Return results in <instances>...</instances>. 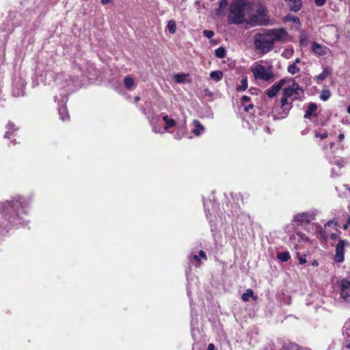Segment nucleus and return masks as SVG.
Returning a JSON list of instances; mask_svg holds the SVG:
<instances>
[{
  "mask_svg": "<svg viewBox=\"0 0 350 350\" xmlns=\"http://www.w3.org/2000/svg\"><path fill=\"white\" fill-rule=\"evenodd\" d=\"M287 35L284 29H267L254 36V44L261 53H267L273 49L275 42L285 41Z\"/></svg>",
  "mask_w": 350,
  "mask_h": 350,
  "instance_id": "1",
  "label": "nucleus"
},
{
  "mask_svg": "<svg viewBox=\"0 0 350 350\" xmlns=\"http://www.w3.org/2000/svg\"><path fill=\"white\" fill-rule=\"evenodd\" d=\"M303 95V88L297 83H293L291 85L283 90L281 98V107L283 109L284 115H286L292 107V102L300 99Z\"/></svg>",
  "mask_w": 350,
  "mask_h": 350,
  "instance_id": "2",
  "label": "nucleus"
},
{
  "mask_svg": "<svg viewBox=\"0 0 350 350\" xmlns=\"http://www.w3.org/2000/svg\"><path fill=\"white\" fill-rule=\"evenodd\" d=\"M245 2L243 0H233L228 16V21L231 24H241L245 19Z\"/></svg>",
  "mask_w": 350,
  "mask_h": 350,
  "instance_id": "3",
  "label": "nucleus"
},
{
  "mask_svg": "<svg viewBox=\"0 0 350 350\" xmlns=\"http://www.w3.org/2000/svg\"><path fill=\"white\" fill-rule=\"evenodd\" d=\"M252 71L256 79L265 81H273L274 79V74L271 66L265 67L256 63L252 69Z\"/></svg>",
  "mask_w": 350,
  "mask_h": 350,
  "instance_id": "4",
  "label": "nucleus"
},
{
  "mask_svg": "<svg viewBox=\"0 0 350 350\" xmlns=\"http://www.w3.org/2000/svg\"><path fill=\"white\" fill-rule=\"evenodd\" d=\"M268 22L267 10L262 6L260 5L254 14L247 23L251 26L254 27L256 25H267Z\"/></svg>",
  "mask_w": 350,
  "mask_h": 350,
  "instance_id": "5",
  "label": "nucleus"
},
{
  "mask_svg": "<svg viewBox=\"0 0 350 350\" xmlns=\"http://www.w3.org/2000/svg\"><path fill=\"white\" fill-rule=\"evenodd\" d=\"M162 120L165 122V125L161 128L157 125V121L154 118L150 120V123L152 126V131L156 133H163L165 131H168L170 128L176 126V121L174 119L169 118L167 115H163Z\"/></svg>",
  "mask_w": 350,
  "mask_h": 350,
  "instance_id": "6",
  "label": "nucleus"
},
{
  "mask_svg": "<svg viewBox=\"0 0 350 350\" xmlns=\"http://www.w3.org/2000/svg\"><path fill=\"white\" fill-rule=\"evenodd\" d=\"M340 298L347 303H350V281L342 280L339 285Z\"/></svg>",
  "mask_w": 350,
  "mask_h": 350,
  "instance_id": "7",
  "label": "nucleus"
},
{
  "mask_svg": "<svg viewBox=\"0 0 350 350\" xmlns=\"http://www.w3.org/2000/svg\"><path fill=\"white\" fill-rule=\"evenodd\" d=\"M348 243L344 240H339L336 247L334 260L337 262H342L344 260V247Z\"/></svg>",
  "mask_w": 350,
  "mask_h": 350,
  "instance_id": "8",
  "label": "nucleus"
},
{
  "mask_svg": "<svg viewBox=\"0 0 350 350\" xmlns=\"http://www.w3.org/2000/svg\"><path fill=\"white\" fill-rule=\"evenodd\" d=\"M286 83V80L282 79L274 83L269 89L266 90V94L269 98L274 97L278 92L282 88Z\"/></svg>",
  "mask_w": 350,
  "mask_h": 350,
  "instance_id": "9",
  "label": "nucleus"
},
{
  "mask_svg": "<svg viewBox=\"0 0 350 350\" xmlns=\"http://www.w3.org/2000/svg\"><path fill=\"white\" fill-rule=\"evenodd\" d=\"M312 51L318 55H325L327 53L329 48L325 45H321L316 42L312 43Z\"/></svg>",
  "mask_w": 350,
  "mask_h": 350,
  "instance_id": "10",
  "label": "nucleus"
},
{
  "mask_svg": "<svg viewBox=\"0 0 350 350\" xmlns=\"http://www.w3.org/2000/svg\"><path fill=\"white\" fill-rule=\"evenodd\" d=\"M312 216L308 213H298L294 217V221L300 223H310Z\"/></svg>",
  "mask_w": 350,
  "mask_h": 350,
  "instance_id": "11",
  "label": "nucleus"
},
{
  "mask_svg": "<svg viewBox=\"0 0 350 350\" xmlns=\"http://www.w3.org/2000/svg\"><path fill=\"white\" fill-rule=\"evenodd\" d=\"M330 74L331 70L327 67H325L323 72L314 77V80L317 83H319L322 81L325 80Z\"/></svg>",
  "mask_w": 350,
  "mask_h": 350,
  "instance_id": "12",
  "label": "nucleus"
},
{
  "mask_svg": "<svg viewBox=\"0 0 350 350\" xmlns=\"http://www.w3.org/2000/svg\"><path fill=\"white\" fill-rule=\"evenodd\" d=\"M193 124L195 127V129L193 130V133L196 136H199L204 131V127L198 120H193Z\"/></svg>",
  "mask_w": 350,
  "mask_h": 350,
  "instance_id": "13",
  "label": "nucleus"
},
{
  "mask_svg": "<svg viewBox=\"0 0 350 350\" xmlns=\"http://www.w3.org/2000/svg\"><path fill=\"white\" fill-rule=\"evenodd\" d=\"M288 4L291 8V10L294 12L299 11L301 8V0H288Z\"/></svg>",
  "mask_w": 350,
  "mask_h": 350,
  "instance_id": "14",
  "label": "nucleus"
},
{
  "mask_svg": "<svg viewBox=\"0 0 350 350\" xmlns=\"http://www.w3.org/2000/svg\"><path fill=\"white\" fill-rule=\"evenodd\" d=\"M317 109V106L314 103H310L308 109L306 110L305 115L304 116V118H310V116Z\"/></svg>",
  "mask_w": 350,
  "mask_h": 350,
  "instance_id": "15",
  "label": "nucleus"
},
{
  "mask_svg": "<svg viewBox=\"0 0 350 350\" xmlns=\"http://www.w3.org/2000/svg\"><path fill=\"white\" fill-rule=\"evenodd\" d=\"M210 77L215 81H219L223 77V72L219 70H214L211 72Z\"/></svg>",
  "mask_w": 350,
  "mask_h": 350,
  "instance_id": "16",
  "label": "nucleus"
},
{
  "mask_svg": "<svg viewBox=\"0 0 350 350\" xmlns=\"http://www.w3.org/2000/svg\"><path fill=\"white\" fill-rule=\"evenodd\" d=\"M59 114L62 120H65L69 118L67 109L63 106L59 108Z\"/></svg>",
  "mask_w": 350,
  "mask_h": 350,
  "instance_id": "17",
  "label": "nucleus"
},
{
  "mask_svg": "<svg viewBox=\"0 0 350 350\" xmlns=\"http://www.w3.org/2000/svg\"><path fill=\"white\" fill-rule=\"evenodd\" d=\"M277 257L282 262H286L290 259V254L288 252L278 253Z\"/></svg>",
  "mask_w": 350,
  "mask_h": 350,
  "instance_id": "18",
  "label": "nucleus"
},
{
  "mask_svg": "<svg viewBox=\"0 0 350 350\" xmlns=\"http://www.w3.org/2000/svg\"><path fill=\"white\" fill-rule=\"evenodd\" d=\"M167 27L170 33H174L176 30V24L175 21L173 20L169 21L167 23Z\"/></svg>",
  "mask_w": 350,
  "mask_h": 350,
  "instance_id": "19",
  "label": "nucleus"
},
{
  "mask_svg": "<svg viewBox=\"0 0 350 350\" xmlns=\"http://www.w3.org/2000/svg\"><path fill=\"white\" fill-rule=\"evenodd\" d=\"M125 87L127 89H131L134 85V80L132 77L126 76L124 79Z\"/></svg>",
  "mask_w": 350,
  "mask_h": 350,
  "instance_id": "20",
  "label": "nucleus"
},
{
  "mask_svg": "<svg viewBox=\"0 0 350 350\" xmlns=\"http://www.w3.org/2000/svg\"><path fill=\"white\" fill-rule=\"evenodd\" d=\"M215 53L217 57L224 58L226 56V51L224 47L220 46L215 50Z\"/></svg>",
  "mask_w": 350,
  "mask_h": 350,
  "instance_id": "21",
  "label": "nucleus"
},
{
  "mask_svg": "<svg viewBox=\"0 0 350 350\" xmlns=\"http://www.w3.org/2000/svg\"><path fill=\"white\" fill-rule=\"evenodd\" d=\"M287 70L289 73L291 75H295L300 72V68L297 66V65L295 64H290Z\"/></svg>",
  "mask_w": 350,
  "mask_h": 350,
  "instance_id": "22",
  "label": "nucleus"
},
{
  "mask_svg": "<svg viewBox=\"0 0 350 350\" xmlns=\"http://www.w3.org/2000/svg\"><path fill=\"white\" fill-rule=\"evenodd\" d=\"M253 296H254L253 291L250 288H248L246 290L245 293H244L242 295L241 298L244 301H247L249 300L250 297H252Z\"/></svg>",
  "mask_w": 350,
  "mask_h": 350,
  "instance_id": "23",
  "label": "nucleus"
},
{
  "mask_svg": "<svg viewBox=\"0 0 350 350\" xmlns=\"http://www.w3.org/2000/svg\"><path fill=\"white\" fill-rule=\"evenodd\" d=\"M342 332L346 336L350 337V319L345 322L343 326Z\"/></svg>",
  "mask_w": 350,
  "mask_h": 350,
  "instance_id": "24",
  "label": "nucleus"
},
{
  "mask_svg": "<svg viewBox=\"0 0 350 350\" xmlns=\"http://www.w3.org/2000/svg\"><path fill=\"white\" fill-rule=\"evenodd\" d=\"M309 35L306 31H301L300 33V42L301 44H305L308 42Z\"/></svg>",
  "mask_w": 350,
  "mask_h": 350,
  "instance_id": "25",
  "label": "nucleus"
},
{
  "mask_svg": "<svg viewBox=\"0 0 350 350\" xmlns=\"http://www.w3.org/2000/svg\"><path fill=\"white\" fill-rule=\"evenodd\" d=\"M247 80L246 78H244L241 80V84L237 87V91H244L247 89Z\"/></svg>",
  "mask_w": 350,
  "mask_h": 350,
  "instance_id": "26",
  "label": "nucleus"
},
{
  "mask_svg": "<svg viewBox=\"0 0 350 350\" xmlns=\"http://www.w3.org/2000/svg\"><path fill=\"white\" fill-rule=\"evenodd\" d=\"M331 96L330 91L328 90H322L320 94V98L324 101L328 100Z\"/></svg>",
  "mask_w": 350,
  "mask_h": 350,
  "instance_id": "27",
  "label": "nucleus"
},
{
  "mask_svg": "<svg viewBox=\"0 0 350 350\" xmlns=\"http://www.w3.org/2000/svg\"><path fill=\"white\" fill-rule=\"evenodd\" d=\"M8 204L10 208H14L15 207H18L19 205L22 206V202H21V198H18L16 202L12 201L8 202Z\"/></svg>",
  "mask_w": 350,
  "mask_h": 350,
  "instance_id": "28",
  "label": "nucleus"
},
{
  "mask_svg": "<svg viewBox=\"0 0 350 350\" xmlns=\"http://www.w3.org/2000/svg\"><path fill=\"white\" fill-rule=\"evenodd\" d=\"M14 124L13 122H8V125H7V129H8V131L5 132V135H4V137L5 138H9L10 137V130L12 129H14Z\"/></svg>",
  "mask_w": 350,
  "mask_h": 350,
  "instance_id": "29",
  "label": "nucleus"
},
{
  "mask_svg": "<svg viewBox=\"0 0 350 350\" xmlns=\"http://www.w3.org/2000/svg\"><path fill=\"white\" fill-rule=\"evenodd\" d=\"M331 163L336 165L338 167L341 168L345 165V161L343 159H335L331 161Z\"/></svg>",
  "mask_w": 350,
  "mask_h": 350,
  "instance_id": "30",
  "label": "nucleus"
},
{
  "mask_svg": "<svg viewBox=\"0 0 350 350\" xmlns=\"http://www.w3.org/2000/svg\"><path fill=\"white\" fill-rule=\"evenodd\" d=\"M203 35L208 38H211L214 36V32L212 30H204Z\"/></svg>",
  "mask_w": 350,
  "mask_h": 350,
  "instance_id": "31",
  "label": "nucleus"
},
{
  "mask_svg": "<svg viewBox=\"0 0 350 350\" xmlns=\"http://www.w3.org/2000/svg\"><path fill=\"white\" fill-rule=\"evenodd\" d=\"M175 78H176V81L178 83H181V82H183L185 80V75H176L175 76Z\"/></svg>",
  "mask_w": 350,
  "mask_h": 350,
  "instance_id": "32",
  "label": "nucleus"
},
{
  "mask_svg": "<svg viewBox=\"0 0 350 350\" xmlns=\"http://www.w3.org/2000/svg\"><path fill=\"white\" fill-rule=\"evenodd\" d=\"M327 136H328V135H327V132H325V133H317L315 134V137H319L321 139L327 138Z\"/></svg>",
  "mask_w": 350,
  "mask_h": 350,
  "instance_id": "33",
  "label": "nucleus"
},
{
  "mask_svg": "<svg viewBox=\"0 0 350 350\" xmlns=\"http://www.w3.org/2000/svg\"><path fill=\"white\" fill-rule=\"evenodd\" d=\"M297 256L299 259V263L300 265H304L306 262V259L301 256L299 253H297Z\"/></svg>",
  "mask_w": 350,
  "mask_h": 350,
  "instance_id": "34",
  "label": "nucleus"
},
{
  "mask_svg": "<svg viewBox=\"0 0 350 350\" xmlns=\"http://www.w3.org/2000/svg\"><path fill=\"white\" fill-rule=\"evenodd\" d=\"M193 260H194L198 262H200V258L199 256H198L196 254H193V255H191L189 256V260L191 262H192Z\"/></svg>",
  "mask_w": 350,
  "mask_h": 350,
  "instance_id": "35",
  "label": "nucleus"
},
{
  "mask_svg": "<svg viewBox=\"0 0 350 350\" xmlns=\"http://www.w3.org/2000/svg\"><path fill=\"white\" fill-rule=\"evenodd\" d=\"M314 2L317 6H323L325 3L326 0H314Z\"/></svg>",
  "mask_w": 350,
  "mask_h": 350,
  "instance_id": "36",
  "label": "nucleus"
},
{
  "mask_svg": "<svg viewBox=\"0 0 350 350\" xmlns=\"http://www.w3.org/2000/svg\"><path fill=\"white\" fill-rule=\"evenodd\" d=\"M227 5V0H220L219 1V8L221 9L224 8Z\"/></svg>",
  "mask_w": 350,
  "mask_h": 350,
  "instance_id": "37",
  "label": "nucleus"
},
{
  "mask_svg": "<svg viewBox=\"0 0 350 350\" xmlns=\"http://www.w3.org/2000/svg\"><path fill=\"white\" fill-rule=\"evenodd\" d=\"M250 100V98L248 96H243L241 98V103L245 105V103Z\"/></svg>",
  "mask_w": 350,
  "mask_h": 350,
  "instance_id": "38",
  "label": "nucleus"
},
{
  "mask_svg": "<svg viewBox=\"0 0 350 350\" xmlns=\"http://www.w3.org/2000/svg\"><path fill=\"white\" fill-rule=\"evenodd\" d=\"M254 107L253 104H249L247 105H245V111H249L250 109H252Z\"/></svg>",
  "mask_w": 350,
  "mask_h": 350,
  "instance_id": "39",
  "label": "nucleus"
},
{
  "mask_svg": "<svg viewBox=\"0 0 350 350\" xmlns=\"http://www.w3.org/2000/svg\"><path fill=\"white\" fill-rule=\"evenodd\" d=\"M199 257H201L205 260H206V255L205 254L204 252H203L202 250H201L199 253Z\"/></svg>",
  "mask_w": 350,
  "mask_h": 350,
  "instance_id": "40",
  "label": "nucleus"
},
{
  "mask_svg": "<svg viewBox=\"0 0 350 350\" xmlns=\"http://www.w3.org/2000/svg\"><path fill=\"white\" fill-rule=\"evenodd\" d=\"M207 350H215V345L212 343L209 344Z\"/></svg>",
  "mask_w": 350,
  "mask_h": 350,
  "instance_id": "41",
  "label": "nucleus"
},
{
  "mask_svg": "<svg viewBox=\"0 0 350 350\" xmlns=\"http://www.w3.org/2000/svg\"><path fill=\"white\" fill-rule=\"evenodd\" d=\"M174 137L177 139H180L182 138V135L180 134L178 131L174 135Z\"/></svg>",
  "mask_w": 350,
  "mask_h": 350,
  "instance_id": "42",
  "label": "nucleus"
},
{
  "mask_svg": "<svg viewBox=\"0 0 350 350\" xmlns=\"http://www.w3.org/2000/svg\"><path fill=\"white\" fill-rule=\"evenodd\" d=\"M350 226V217H349L347 224L344 226V229H347Z\"/></svg>",
  "mask_w": 350,
  "mask_h": 350,
  "instance_id": "43",
  "label": "nucleus"
},
{
  "mask_svg": "<svg viewBox=\"0 0 350 350\" xmlns=\"http://www.w3.org/2000/svg\"><path fill=\"white\" fill-rule=\"evenodd\" d=\"M345 138V135L343 133H340L339 135H338V139L340 141H342V139H344Z\"/></svg>",
  "mask_w": 350,
  "mask_h": 350,
  "instance_id": "44",
  "label": "nucleus"
},
{
  "mask_svg": "<svg viewBox=\"0 0 350 350\" xmlns=\"http://www.w3.org/2000/svg\"><path fill=\"white\" fill-rule=\"evenodd\" d=\"M110 1H111V0H101V3L103 5H105V4L108 3H109Z\"/></svg>",
  "mask_w": 350,
  "mask_h": 350,
  "instance_id": "45",
  "label": "nucleus"
},
{
  "mask_svg": "<svg viewBox=\"0 0 350 350\" xmlns=\"http://www.w3.org/2000/svg\"><path fill=\"white\" fill-rule=\"evenodd\" d=\"M299 62H300V59L299 58H296L295 59L294 62L293 63V64L297 65V64H298Z\"/></svg>",
  "mask_w": 350,
  "mask_h": 350,
  "instance_id": "46",
  "label": "nucleus"
},
{
  "mask_svg": "<svg viewBox=\"0 0 350 350\" xmlns=\"http://www.w3.org/2000/svg\"><path fill=\"white\" fill-rule=\"evenodd\" d=\"M318 265H319V263H318V262H317V260H314V261L312 262V266H314V267L318 266Z\"/></svg>",
  "mask_w": 350,
  "mask_h": 350,
  "instance_id": "47",
  "label": "nucleus"
},
{
  "mask_svg": "<svg viewBox=\"0 0 350 350\" xmlns=\"http://www.w3.org/2000/svg\"><path fill=\"white\" fill-rule=\"evenodd\" d=\"M334 146V142H331L329 144L330 148H332Z\"/></svg>",
  "mask_w": 350,
  "mask_h": 350,
  "instance_id": "48",
  "label": "nucleus"
},
{
  "mask_svg": "<svg viewBox=\"0 0 350 350\" xmlns=\"http://www.w3.org/2000/svg\"><path fill=\"white\" fill-rule=\"evenodd\" d=\"M347 111H348L349 113H350V105L347 108Z\"/></svg>",
  "mask_w": 350,
  "mask_h": 350,
  "instance_id": "49",
  "label": "nucleus"
},
{
  "mask_svg": "<svg viewBox=\"0 0 350 350\" xmlns=\"http://www.w3.org/2000/svg\"><path fill=\"white\" fill-rule=\"evenodd\" d=\"M139 100V96L135 97V101H138Z\"/></svg>",
  "mask_w": 350,
  "mask_h": 350,
  "instance_id": "50",
  "label": "nucleus"
},
{
  "mask_svg": "<svg viewBox=\"0 0 350 350\" xmlns=\"http://www.w3.org/2000/svg\"><path fill=\"white\" fill-rule=\"evenodd\" d=\"M347 347L350 349V343L349 345H347Z\"/></svg>",
  "mask_w": 350,
  "mask_h": 350,
  "instance_id": "51",
  "label": "nucleus"
},
{
  "mask_svg": "<svg viewBox=\"0 0 350 350\" xmlns=\"http://www.w3.org/2000/svg\"><path fill=\"white\" fill-rule=\"evenodd\" d=\"M349 191H350V187L349 188Z\"/></svg>",
  "mask_w": 350,
  "mask_h": 350,
  "instance_id": "52",
  "label": "nucleus"
}]
</instances>
